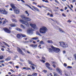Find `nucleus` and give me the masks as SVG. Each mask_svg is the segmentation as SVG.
<instances>
[{"instance_id":"3c124183","label":"nucleus","mask_w":76,"mask_h":76,"mask_svg":"<svg viewBox=\"0 0 76 76\" xmlns=\"http://www.w3.org/2000/svg\"><path fill=\"white\" fill-rule=\"evenodd\" d=\"M76 0H73L72 1V3H74V2H76Z\"/></svg>"},{"instance_id":"58836bf2","label":"nucleus","mask_w":76,"mask_h":76,"mask_svg":"<svg viewBox=\"0 0 76 76\" xmlns=\"http://www.w3.org/2000/svg\"><path fill=\"white\" fill-rule=\"evenodd\" d=\"M40 61L41 62H42V63H45V61L43 60H40Z\"/></svg>"},{"instance_id":"2eb2a0df","label":"nucleus","mask_w":76,"mask_h":76,"mask_svg":"<svg viewBox=\"0 0 76 76\" xmlns=\"http://www.w3.org/2000/svg\"><path fill=\"white\" fill-rule=\"evenodd\" d=\"M28 63L29 64H31V65H32L33 66H36V65H35L34 64L32 63V62L31 61H28Z\"/></svg>"},{"instance_id":"5701e85b","label":"nucleus","mask_w":76,"mask_h":76,"mask_svg":"<svg viewBox=\"0 0 76 76\" xmlns=\"http://www.w3.org/2000/svg\"><path fill=\"white\" fill-rule=\"evenodd\" d=\"M16 30L17 31H20V32H21V31H22V29L19 28H16Z\"/></svg>"},{"instance_id":"9d476101","label":"nucleus","mask_w":76,"mask_h":76,"mask_svg":"<svg viewBox=\"0 0 76 76\" xmlns=\"http://www.w3.org/2000/svg\"><path fill=\"white\" fill-rule=\"evenodd\" d=\"M14 11L15 13L16 14H18L19 13V12H20V11L17 8H16L14 10Z\"/></svg>"},{"instance_id":"4c0bfd02","label":"nucleus","mask_w":76,"mask_h":76,"mask_svg":"<svg viewBox=\"0 0 76 76\" xmlns=\"http://www.w3.org/2000/svg\"><path fill=\"white\" fill-rule=\"evenodd\" d=\"M32 69L33 70H35V67L34 66H32Z\"/></svg>"},{"instance_id":"603ef678","label":"nucleus","mask_w":76,"mask_h":76,"mask_svg":"<svg viewBox=\"0 0 76 76\" xmlns=\"http://www.w3.org/2000/svg\"><path fill=\"white\" fill-rule=\"evenodd\" d=\"M43 72L44 73H47V71L46 70H43Z\"/></svg>"},{"instance_id":"e433bc0d","label":"nucleus","mask_w":76,"mask_h":76,"mask_svg":"<svg viewBox=\"0 0 76 76\" xmlns=\"http://www.w3.org/2000/svg\"><path fill=\"white\" fill-rule=\"evenodd\" d=\"M54 76H58V74H57L55 73L54 75Z\"/></svg>"},{"instance_id":"774afa93","label":"nucleus","mask_w":76,"mask_h":76,"mask_svg":"<svg viewBox=\"0 0 76 76\" xmlns=\"http://www.w3.org/2000/svg\"><path fill=\"white\" fill-rule=\"evenodd\" d=\"M28 76H32L31 75H28Z\"/></svg>"},{"instance_id":"20e7f679","label":"nucleus","mask_w":76,"mask_h":76,"mask_svg":"<svg viewBox=\"0 0 76 76\" xmlns=\"http://www.w3.org/2000/svg\"><path fill=\"white\" fill-rule=\"evenodd\" d=\"M59 44H60V46L62 47H63L64 48V47H68L67 45L66 44V43L64 42H60Z\"/></svg>"},{"instance_id":"9b49d317","label":"nucleus","mask_w":76,"mask_h":76,"mask_svg":"<svg viewBox=\"0 0 76 76\" xmlns=\"http://www.w3.org/2000/svg\"><path fill=\"white\" fill-rule=\"evenodd\" d=\"M4 30L7 33H8L9 34L11 32H10V31L9 30V29H7V28H4Z\"/></svg>"},{"instance_id":"7ed1b4c3","label":"nucleus","mask_w":76,"mask_h":76,"mask_svg":"<svg viewBox=\"0 0 76 76\" xmlns=\"http://www.w3.org/2000/svg\"><path fill=\"white\" fill-rule=\"evenodd\" d=\"M0 12L1 14L4 15H6L8 13L6 11L4 8L0 9Z\"/></svg>"},{"instance_id":"aec40b11","label":"nucleus","mask_w":76,"mask_h":76,"mask_svg":"<svg viewBox=\"0 0 76 76\" xmlns=\"http://www.w3.org/2000/svg\"><path fill=\"white\" fill-rule=\"evenodd\" d=\"M21 34H18L17 36V37L18 38H20L21 37Z\"/></svg>"},{"instance_id":"f3484780","label":"nucleus","mask_w":76,"mask_h":76,"mask_svg":"<svg viewBox=\"0 0 76 76\" xmlns=\"http://www.w3.org/2000/svg\"><path fill=\"white\" fill-rule=\"evenodd\" d=\"M59 32H60L61 33H63V34H64L65 33V32L62 30V29L61 28H59Z\"/></svg>"},{"instance_id":"6e6552de","label":"nucleus","mask_w":76,"mask_h":76,"mask_svg":"<svg viewBox=\"0 0 76 76\" xmlns=\"http://www.w3.org/2000/svg\"><path fill=\"white\" fill-rule=\"evenodd\" d=\"M45 65L46 67H47L48 69H49V70H52V68L49 67V66H50V64L49 63L47 62L45 64Z\"/></svg>"},{"instance_id":"39448f33","label":"nucleus","mask_w":76,"mask_h":76,"mask_svg":"<svg viewBox=\"0 0 76 76\" xmlns=\"http://www.w3.org/2000/svg\"><path fill=\"white\" fill-rule=\"evenodd\" d=\"M20 22H22V23H23V24H24L25 25H26L27 27H28V28L29 27V23L28 22H25L23 21V20H22V19H20Z\"/></svg>"},{"instance_id":"ea45409f","label":"nucleus","mask_w":76,"mask_h":76,"mask_svg":"<svg viewBox=\"0 0 76 76\" xmlns=\"http://www.w3.org/2000/svg\"><path fill=\"white\" fill-rule=\"evenodd\" d=\"M67 68H69V69H70V68H72V66H67Z\"/></svg>"},{"instance_id":"393cba45","label":"nucleus","mask_w":76,"mask_h":76,"mask_svg":"<svg viewBox=\"0 0 76 76\" xmlns=\"http://www.w3.org/2000/svg\"><path fill=\"white\" fill-rule=\"evenodd\" d=\"M31 39H34V40H37V39H38V37H33L32 38H31Z\"/></svg>"},{"instance_id":"5fc2aeb1","label":"nucleus","mask_w":76,"mask_h":76,"mask_svg":"<svg viewBox=\"0 0 76 76\" xmlns=\"http://www.w3.org/2000/svg\"><path fill=\"white\" fill-rule=\"evenodd\" d=\"M1 50H2V51H4V48H2L1 49Z\"/></svg>"},{"instance_id":"bf43d9fd","label":"nucleus","mask_w":76,"mask_h":76,"mask_svg":"<svg viewBox=\"0 0 76 76\" xmlns=\"http://www.w3.org/2000/svg\"><path fill=\"white\" fill-rule=\"evenodd\" d=\"M22 2H23V3H25V1H23V0H20Z\"/></svg>"},{"instance_id":"f03ea898","label":"nucleus","mask_w":76,"mask_h":76,"mask_svg":"<svg viewBox=\"0 0 76 76\" xmlns=\"http://www.w3.org/2000/svg\"><path fill=\"white\" fill-rule=\"evenodd\" d=\"M48 31V29L45 26H43L40 29L39 32L41 34H45Z\"/></svg>"},{"instance_id":"4d7b16f0","label":"nucleus","mask_w":76,"mask_h":76,"mask_svg":"<svg viewBox=\"0 0 76 76\" xmlns=\"http://www.w3.org/2000/svg\"><path fill=\"white\" fill-rule=\"evenodd\" d=\"M32 41V39H31L30 40V42H31Z\"/></svg>"},{"instance_id":"f257e3e1","label":"nucleus","mask_w":76,"mask_h":76,"mask_svg":"<svg viewBox=\"0 0 76 76\" xmlns=\"http://www.w3.org/2000/svg\"><path fill=\"white\" fill-rule=\"evenodd\" d=\"M50 47L51 48H49V51L50 53H57L60 51V49L54 47L52 45L50 46Z\"/></svg>"},{"instance_id":"c85d7f7f","label":"nucleus","mask_w":76,"mask_h":76,"mask_svg":"<svg viewBox=\"0 0 76 76\" xmlns=\"http://www.w3.org/2000/svg\"><path fill=\"white\" fill-rule=\"evenodd\" d=\"M4 58V56L3 55H1L0 56V60H2Z\"/></svg>"},{"instance_id":"dca6fc26","label":"nucleus","mask_w":76,"mask_h":76,"mask_svg":"<svg viewBox=\"0 0 76 76\" xmlns=\"http://www.w3.org/2000/svg\"><path fill=\"white\" fill-rule=\"evenodd\" d=\"M32 7L34 9V10H35L37 12H39V10L38 9V8H36L34 6H32Z\"/></svg>"},{"instance_id":"a19ab883","label":"nucleus","mask_w":76,"mask_h":76,"mask_svg":"<svg viewBox=\"0 0 76 76\" xmlns=\"http://www.w3.org/2000/svg\"><path fill=\"white\" fill-rule=\"evenodd\" d=\"M67 64L66 63H64V66H65V67H67Z\"/></svg>"},{"instance_id":"4468645a","label":"nucleus","mask_w":76,"mask_h":76,"mask_svg":"<svg viewBox=\"0 0 76 76\" xmlns=\"http://www.w3.org/2000/svg\"><path fill=\"white\" fill-rule=\"evenodd\" d=\"M10 6L11 7H12V9H13L14 10H15V9L16 8V7H15V5H14V4H10Z\"/></svg>"},{"instance_id":"f704fd0d","label":"nucleus","mask_w":76,"mask_h":76,"mask_svg":"<svg viewBox=\"0 0 76 76\" xmlns=\"http://www.w3.org/2000/svg\"><path fill=\"white\" fill-rule=\"evenodd\" d=\"M55 1V3H57L58 4H59V2H58L57 0H54Z\"/></svg>"},{"instance_id":"a878e982","label":"nucleus","mask_w":76,"mask_h":76,"mask_svg":"<svg viewBox=\"0 0 76 76\" xmlns=\"http://www.w3.org/2000/svg\"><path fill=\"white\" fill-rule=\"evenodd\" d=\"M37 75H38V74H37V73L34 72L33 73L32 76H37Z\"/></svg>"},{"instance_id":"c9c22d12","label":"nucleus","mask_w":76,"mask_h":76,"mask_svg":"<svg viewBox=\"0 0 76 76\" xmlns=\"http://www.w3.org/2000/svg\"><path fill=\"white\" fill-rule=\"evenodd\" d=\"M29 42V41H24V43H28Z\"/></svg>"},{"instance_id":"052dcab7","label":"nucleus","mask_w":76,"mask_h":76,"mask_svg":"<svg viewBox=\"0 0 76 76\" xmlns=\"http://www.w3.org/2000/svg\"><path fill=\"white\" fill-rule=\"evenodd\" d=\"M50 17H53V15L52 14L50 15Z\"/></svg>"},{"instance_id":"f8f14e48","label":"nucleus","mask_w":76,"mask_h":76,"mask_svg":"<svg viewBox=\"0 0 76 76\" xmlns=\"http://www.w3.org/2000/svg\"><path fill=\"white\" fill-rule=\"evenodd\" d=\"M33 30H32V28H28L27 31V32L28 33V34H31Z\"/></svg>"},{"instance_id":"680f3d73","label":"nucleus","mask_w":76,"mask_h":76,"mask_svg":"<svg viewBox=\"0 0 76 76\" xmlns=\"http://www.w3.org/2000/svg\"><path fill=\"white\" fill-rule=\"evenodd\" d=\"M10 10L11 11H13V10L12 9V8H10Z\"/></svg>"},{"instance_id":"a18cd8bd","label":"nucleus","mask_w":76,"mask_h":76,"mask_svg":"<svg viewBox=\"0 0 76 76\" xmlns=\"http://www.w3.org/2000/svg\"><path fill=\"white\" fill-rule=\"evenodd\" d=\"M33 4H35V5H37V4L35 2H33Z\"/></svg>"},{"instance_id":"c03bdc74","label":"nucleus","mask_w":76,"mask_h":76,"mask_svg":"<svg viewBox=\"0 0 76 76\" xmlns=\"http://www.w3.org/2000/svg\"><path fill=\"white\" fill-rule=\"evenodd\" d=\"M4 61L3 60L0 61V63H4Z\"/></svg>"},{"instance_id":"bb28decb","label":"nucleus","mask_w":76,"mask_h":76,"mask_svg":"<svg viewBox=\"0 0 76 76\" xmlns=\"http://www.w3.org/2000/svg\"><path fill=\"white\" fill-rule=\"evenodd\" d=\"M20 26H21V28H22L23 29H25L26 28L25 27V26H23V25L22 24Z\"/></svg>"},{"instance_id":"72a5a7b5","label":"nucleus","mask_w":76,"mask_h":76,"mask_svg":"<svg viewBox=\"0 0 76 76\" xmlns=\"http://www.w3.org/2000/svg\"><path fill=\"white\" fill-rule=\"evenodd\" d=\"M67 7H69V8L70 9V10H72V9L71 7H69V5H67Z\"/></svg>"},{"instance_id":"412c9836","label":"nucleus","mask_w":76,"mask_h":76,"mask_svg":"<svg viewBox=\"0 0 76 76\" xmlns=\"http://www.w3.org/2000/svg\"><path fill=\"white\" fill-rule=\"evenodd\" d=\"M11 59V58H10V57H9L5 59V60L6 61H9V60H10Z\"/></svg>"},{"instance_id":"6ab92c4d","label":"nucleus","mask_w":76,"mask_h":76,"mask_svg":"<svg viewBox=\"0 0 76 76\" xmlns=\"http://www.w3.org/2000/svg\"><path fill=\"white\" fill-rule=\"evenodd\" d=\"M10 25L11 27H15L16 26V25L15 24H10Z\"/></svg>"},{"instance_id":"7c9ffc66","label":"nucleus","mask_w":76,"mask_h":76,"mask_svg":"<svg viewBox=\"0 0 76 76\" xmlns=\"http://www.w3.org/2000/svg\"><path fill=\"white\" fill-rule=\"evenodd\" d=\"M39 44H44V42L43 41H41L40 42Z\"/></svg>"},{"instance_id":"a211bd4d","label":"nucleus","mask_w":76,"mask_h":76,"mask_svg":"<svg viewBox=\"0 0 76 76\" xmlns=\"http://www.w3.org/2000/svg\"><path fill=\"white\" fill-rule=\"evenodd\" d=\"M56 70H57V72H58L61 75H62V74H61V73L60 72V69L59 68H57L56 69Z\"/></svg>"},{"instance_id":"79ce46f5","label":"nucleus","mask_w":76,"mask_h":76,"mask_svg":"<svg viewBox=\"0 0 76 76\" xmlns=\"http://www.w3.org/2000/svg\"><path fill=\"white\" fill-rule=\"evenodd\" d=\"M26 70H31V69L29 68L26 67Z\"/></svg>"},{"instance_id":"69168bd1","label":"nucleus","mask_w":76,"mask_h":76,"mask_svg":"<svg viewBox=\"0 0 76 76\" xmlns=\"http://www.w3.org/2000/svg\"><path fill=\"white\" fill-rule=\"evenodd\" d=\"M16 68H17V69H18L19 68V66H16Z\"/></svg>"},{"instance_id":"09e8293b","label":"nucleus","mask_w":76,"mask_h":76,"mask_svg":"<svg viewBox=\"0 0 76 76\" xmlns=\"http://www.w3.org/2000/svg\"><path fill=\"white\" fill-rule=\"evenodd\" d=\"M62 16H64V17H66V15H65V14H64V13L62 14Z\"/></svg>"},{"instance_id":"4be33fe9","label":"nucleus","mask_w":76,"mask_h":76,"mask_svg":"<svg viewBox=\"0 0 76 76\" xmlns=\"http://www.w3.org/2000/svg\"><path fill=\"white\" fill-rule=\"evenodd\" d=\"M48 42L50 44H53V42L52 40H48Z\"/></svg>"},{"instance_id":"e2e57ef3","label":"nucleus","mask_w":76,"mask_h":76,"mask_svg":"<svg viewBox=\"0 0 76 76\" xmlns=\"http://www.w3.org/2000/svg\"><path fill=\"white\" fill-rule=\"evenodd\" d=\"M72 22V21L70 20H69L68 21V22L70 23V22Z\"/></svg>"},{"instance_id":"1a4fd4ad","label":"nucleus","mask_w":76,"mask_h":76,"mask_svg":"<svg viewBox=\"0 0 76 76\" xmlns=\"http://www.w3.org/2000/svg\"><path fill=\"white\" fill-rule=\"evenodd\" d=\"M17 51H18V52H19L20 54H22V55H25V54L22 52V50H20L19 48H17Z\"/></svg>"},{"instance_id":"ddd939ff","label":"nucleus","mask_w":76,"mask_h":76,"mask_svg":"<svg viewBox=\"0 0 76 76\" xmlns=\"http://www.w3.org/2000/svg\"><path fill=\"white\" fill-rule=\"evenodd\" d=\"M30 47H31L34 48H36L37 47H38V45L37 44L35 45H30Z\"/></svg>"},{"instance_id":"0e129e2a","label":"nucleus","mask_w":76,"mask_h":76,"mask_svg":"<svg viewBox=\"0 0 76 76\" xmlns=\"http://www.w3.org/2000/svg\"><path fill=\"white\" fill-rule=\"evenodd\" d=\"M42 59H43V60H45V57H43L42 58Z\"/></svg>"},{"instance_id":"cd10ccee","label":"nucleus","mask_w":76,"mask_h":76,"mask_svg":"<svg viewBox=\"0 0 76 76\" xmlns=\"http://www.w3.org/2000/svg\"><path fill=\"white\" fill-rule=\"evenodd\" d=\"M52 63H53V67L54 68H56V66L54 64H56V63H54V62H52Z\"/></svg>"},{"instance_id":"0eeeda50","label":"nucleus","mask_w":76,"mask_h":76,"mask_svg":"<svg viewBox=\"0 0 76 76\" xmlns=\"http://www.w3.org/2000/svg\"><path fill=\"white\" fill-rule=\"evenodd\" d=\"M30 25L31 26V27L33 28V29H38V28L37 27V26L35 24L30 23Z\"/></svg>"},{"instance_id":"37998d69","label":"nucleus","mask_w":76,"mask_h":76,"mask_svg":"<svg viewBox=\"0 0 76 76\" xmlns=\"http://www.w3.org/2000/svg\"><path fill=\"white\" fill-rule=\"evenodd\" d=\"M4 44L5 45H7V46L8 47H9V45H7V44H6V43H5Z\"/></svg>"},{"instance_id":"13d9d810","label":"nucleus","mask_w":76,"mask_h":76,"mask_svg":"<svg viewBox=\"0 0 76 76\" xmlns=\"http://www.w3.org/2000/svg\"><path fill=\"white\" fill-rule=\"evenodd\" d=\"M63 54H65V53H66V51H63Z\"/></svg>"},{"instance_id":"b1692460","label":"nucleus","mask_w":76,"mask_h":76,"mask_svg":"<svg viewBox=\"0 0 76 76\" xmlns=\"http://www.w3.org/2000/svg\"><path fill=\"white\" fill-rule=\"evenodd\" d=\"M36 34L37 35H39V36H41V37H42V36L41 35H40V33L39 32V31H36Z\"/></svg>"},{"instance_id":"de8ad7c7","label":"nucleus","mask_w":76,"mask_h":76,"mask_svg":"<svg viewBox=\"0 0 76 76\" xmlns=\"http://www.w3.org/2000/svg\"><path fill=\"white\" fill-rule=\"evenodd\" d=\"M29 8H30V9H31V10H34V9L32 8H31V7H30V6H29Z\"/></svg>"},{"instance_id":"473e14b6","label":"nucleus","mask_w":76,"mask_h":76,"mask_svg":"<svg viewBox=\"0 0 76 76\" xmlns=\"http://www.w3.org/2000/svg\"><path fill=\"white\" fill-rule=\"evenodd\" d=\"M12 22H17V20H16L15 19H12Z\"/></svg>"},{"instance_id":"49530a36","label":"nucleus","mask_w":76,"mask_h":76,"mask_svg":"<svg viewBox=\"0 0 76 76\" xmlns=\"http://www.w3.org/2000/svg\"><path fill=\"white\" fill-rule=\"evenodd\" d=\"M8 75H12V73L10 72H8Z\"/></svg>"},{"instance_id":"338daca9","label":"nucleus","mask_w":76,"mask_h":76,"mask_svg":"<svg viewBox=\"0 0 76 76\" xmlns=\"http://www.w3.org/2000/svg\"><path fill=\"white\" fill-rule=\"evenodd\" d=\"M26 67H23V69H26Z\"/></svg>"},{"instance_id":"c756f323","label":"nucleus","mask_w":76,"mask_h":76,"mask_svg":"<svg viewBox=\"0 0 76 76\" xmlns=\"http://www.w3.org/2000/svg\"><path fill=\"white\" fill-rule=\"evenodd\" d=\"M25 13H26V14L27 15V16H29V13H28V11H26L25 12Z\"/></svg>"},{"instance_id":"864d4df0","label":"nucleus","mask_w":76,"mask_h":76,"mask_svg":"<svg viewBox=\"0 0 76 76\" xmlns=\"http://www.w3.org/2000/svg\"><path fill=\"white\" fill-rule=\"evenodd\" d=\"M45 3H48V0H46V1H45Z\"/></svg>"},{"instance_id":"8fccbe9b","label":"nucleus","mask_w":76,"mask_h":76,"mask_svg":"<svg viewBox=\"0 0 76 76\" xmlns=\"http://www.w3.org/2000/svg\"><path fill=\"white\" fill-rule=\"evenodd\" d=\"M10 71H11V72H15V71L13 70H12V69H11L10 70Z\"/></svg>"},{"instance_id":"423d86ee","label":"nucleus","mask_w":76,"mask_h":76,"mask_svg":"<svg viewBox=\"0 0 76 76\" xmlns=\"http://www.w3.org/2000/svg\"><path fill=\"white\" fill-rule=\"evenodd\" d=\"M21 17L23 19L26 20V21H29L31 20V19L30 18L28 17H25L23 15L21 16Z\"/></svg>"},{"instance_id":"2f4dec72","label":"nucleus","mask_w":76,"mask_h":76,"mask_svg":"<svg viewBox=\"0 0 76 76\" xmlns=\"http://www.w3.org/2000/svg\"><path fill=\"white\" fill-rule=\"evenodd\" d=\"M21 35L22 37H26V35H25V34H21Z\"/></svg>"},{"instance_id":"6e6d98bb","label":"nucleus","mask_w":76,"mask_h":76,"mask_svg":"<svg viewBox=\"0 0 76 76\" xmlns=\"http://www.w3.org/2000/svg\"><path fill=\"white\" fill-rule=\"evenodd\" d=\"M37 7H39L40 8H41L42 7L40 6L39 5H37Z\"/></svg>"}]
</instances>
